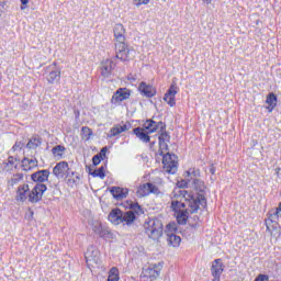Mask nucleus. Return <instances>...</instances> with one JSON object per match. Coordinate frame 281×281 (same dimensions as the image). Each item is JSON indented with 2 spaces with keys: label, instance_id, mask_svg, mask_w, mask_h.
<instances>
[{
  "label": "nucleus",
  "instance_id": "obj_1",
  "mask_svg": "<svg viewBox=\"0 0 281 281\" xmlns=\"http://www.w3.org/2000/svg\"><path fill=\"white\" fill-rule=\"evenodd\" d=\"M144 229L148 238H151V240H159L164 234V224L157 217L150 218L145 222Z\"/></svg>",
  "mask_w": 281,
  "mask_h": 281
},
{
  "label": "nucleus",
  "instance_id": "obj_2",
  "mask_svg": "<svg viewBox=\"0 0 281 281\" xmlns=\"http://www.w3.org/2000/svg\"><path fill=\"white\" fill-rule=\"evenodd\" d=\"M280 218V213L278 210L271 211L269 213L268 220H266L267 232L271 234V236H276L280 234V227L278 226V221Z\"/></svg>",
  "mask_w": 281,
  "mask_h": 281
},
{
  "label": "nucleus",
  "instance_id": "obj_3",
  "mask_svg": "<svg viewBox=\"0 0 281 281\" xmlns=\"http://www.w3.org/2000/svg\"><path fill=\"white\" fill-rule=\"evenodd\" d=\"M45 192H47V186L45 183H36L29 192V202L38 203L43 200V194H45Z\"/></svg>",
  "mask_w": 281,
  "mask_h": 281
},
{
  "label": "nucleus",
  "instance_id": "obj_4",
  "mask_svg": "<svg viewBox=\"0 0 281 281\" xmlns=\"http://www.w3.org/2000/svg\"><path fill=\"white\" fill-rule=\"evenodd\" d=\"M85 259L88 265V267H98L100 265V250L98 248L90 246L88 250L85 254Z\"/></svg>",
  "mask_w": 281,
  "mask_h": 281
},
{
  "label": "nucleus",
  "instance_id": "obj_5",
  "mask_svg": "<svg viewBox=\"0 0 281 281\" xmlns=\"http://www.w3.org/2000/svg\"><path fill=\"white\" fill-rule=\"evenodd\" d=\"M69 170V162L59 161L53 168V175L56 177V179H67L68 177H71V172Z\"/></svg>",
  "mask_w": 281,
  "mask_h": 281
},
{
  "label": "nucleus",
  "instance_id": "obj_6",
  "mask_svg": "<svg viewBox=\"0 0 281 281\" xmlns=\"http://www.w3.org/2000/svg\"><path fill=\"white\" fill-rule=\"evenodd\" d=\"M207 201L205 200V195L199 194L195 199L192 198L191 200L187 201L188 209L186 210H188L189 214H194L199 212L200 205L205 207Z\"/></svg>",
  "mask_w": 281,
  "mask_h": 281
},
{
  "label": "nucleus",
  "instance_id": "obj_7",
  "mask_svg": "<svg viewBox=\"0 0 281 281\" xmlns=\"http://www.w3.org/2000/svg\"><path fill=\"white\" fill-rule=\"evenodd\" d=\"M162 166H164L165 172H168L169 175L177 173L178 166H177V161H175V155L166 154L162 157Z\"/></svg>",
  "mask_w": 281,
  "mask_h": 281
},
{
  "label": "nucleus",
  "instance_id": "obj_8",
  "mask_svg": "<svg viewBox=\"0 0 281 281\" xmlns=\"http://www.w3.org/2000/svg\"><path fill=\"white\" fill-rule=\"evenodd\" d=\"M136 194L139 198L148 196V194H159V188L150 182H146L138 187Z\"/></svg>",
  "mask_w": 281,
  "mask_h": 281
},
{
  "label": "nucleus",
  "instance_id": "obj_9",
  "mask_svg": "<svg viewBox=\"0 0 281 281\" xmlns=\"http://www.w3.org/2000/svg\"><path fill=\"white\" fill-rule=\"evenodd\" d=\"M177 93H179V87H177V82H172L167 92L164 95V101L170 106L177 105Z\"/></svg>",
  "mask_w": 281,
  "mask_h": 281
},
{
  "label": "nucleus",
  "instance_id": "obj_10",
  "mask_svg": "<svg viewBox=\"0 0 281 281\" xmlns=\"http://www.w3.org/2000/svg\"><path fill=\"white\" fill-rule=\"evenodd\" d=\"M131 98V90L126 88H120L112 95L111 102L112 104H120V102H124V100H128Z\"/></svg>",
  "mask_w": 281,
  "mask_h": 281
},
{
  "label": "nucleus",
  "instance_id": "obj_11",
  "mask_svg": "<svg viewBox=\"0 0 281 281\" xmlns=\"http://www.w3.org/2000/svg\"><path fill=\"white\" fill-rule=\"evenodd\" d=\"M160 269L159 266L154 265L147 269H145L140 276V280H150L154 281L155 279L159 278Z\"/></svg>",
  "mask_w": 281,
  "mask_h": 281
},
{
  "label": "nucleus",
  "instance_id": "obj_12",
  "mask_svg": "<svg viewBox=\"0 0 281 281\" xmlns=\"http://www.w3.org/2000/svg\"><path fill=\"white\" fill-rule=\"evenodd\" d=\"M143 128L147 132V133H157V131H160L164 128H166V124L164 122H155L153 120H147L144 124H143Z\"/></svg>",
  "mask_w": 281,
  "mask_h": 281
},
{
  "label": "nucleus",
  "instance_id": "obj_13",
  "mask_svg": "<svg viewBox=\"0 0 281 281\" xmlns=\"http://www.w3.org/2000/svg\"><path fill=\"white\" fill-rule=\"evenodd\" d=\"M29 194L30 184H21L15 192V201H18V203H25V201L29 199Z\"/></svg>",
  "mask_w": 281,
  "mask_h": 281
},
{
  "label": "nucleus",
  "instance_id": "obj_14",
  "mask_svg": "<svg viewBox=\"0 0 281 281\" xmlns=\"http://www.w3.org/2000/svg\"><path fill=\"white\" fill-rule=\"evenodd\" d=\"M224 266L223 261L221 259H215L213 261L212 268H211V273L213 276V281H220L221 276L223 274Z\"/></svg>",
  "mask_w": 281,
  "mask_h": 281
},
{
  "label": "nucleus",
  "instance_id": "obj_15",
  "mask_svg": "<svg viewBox=\"0 0 281 281\" xmlns=\"http://www.w3.org/2000/svg\"><path fill=\"white\" fill-rule=\"evenodd\" d=\"M138 90L142 95H145V98H155V95H157V89H155V87L150 85H147L144 81L139 83Z\"/></svg>",
  "mask_w": 281,
  "mask_h": 281
},
{
  "label": "nucleus",
  "instance_id": "obj_16",
  "mask_svg": "<svg viewBox=\"0 0 281 281\" xmlns=\"http://www.w3.org/2000/svg\"><path fill=\"white\" fill-rule=\"evenodd\" d=\"M114 67L115 66L113 65V60L111 59H105L101 61L100 71H101L102 78H110L111 74H113Z\"/></svg>",
  "mask_w": 281,
  "mask_h": 281
},
{
  "label": "nucleus",
  "instance_id": "obj_17",
  "mask_svg": "<svg viewBox=\"0 0 281 281\" xmlns=\"http://www.w3.org/2000/svg\"><path fill=\"white\" fill-rule=\"evenodd\" d=\"M199 177H201V170L196 168L189 169L187 171L186 181H182L180 188H188V183H190V181H194V179H199Z\"/></svg>",
  "mask_w": 281,
  "mask_h": 281
},
{
  "label": "nucleus",
  "instance_id": "obj_18",
  "mask_svg": "<svg viewBox=\"0 0 281 281\" xmlns=\"http://www.w3.org/2000/svg\"><path fill=\"white\" fill-rule=\"evenodd\" d=\"M32 181L35 183H45L49 180V170L43 169L31 175Z\"/></svg>",
  "mask_w": 281,
  "mask_h": 281
},
{
  "label": "nucleus",
  "instance_id": "obj_19",
  "mask_svg": "<svg viewBox=\"0 0 281 281\" xmlns=\"http://www.w3.org/2000/svg\"><path fill=\"white\" fill-rule=\"evenodd\" d=\"M159 146L161 150H168V142H170V135L166 132V128L159 130Z\"/></svg>",
  "mask_w": 281,
  "mask_h": 281
},
{
  "label": "nucleus",
  "instance_id": "obj_20",
  "mask_svg": "<svg viewBox=\"0 0 281 281\" xmlns=\"http://www.w3.org/2000/svg\"><path fill=\"white\" fill-rule=\"evenodd\" d=\"M114 38H115V42L126 41V29H124L123 24H115V26H114Z\"/></svg>",
  "mask_w": 281,
  "mask_h": 281
},
{
  "label": "nucleus",
  "instance_id": "obj_21",
  "mask_svg": "<svg viewBox=\"0 0 281 281\" xmlns=\"http://www.w3.org/2000/svg\"><path fill=\"white\" fill-rule=\"evenodd\" d=\"M266 104H268V106L266 108L268 110L269 113L273 112V109H276V106H278V97L276 95V93L270 92L267 98H266Z\"/></svg>",
  "mask_w": 281,
  "mask_h": 281
},
{
  "label": "nucleus",
  "instance_id": "obj_22",
  "mask_svg": "<svg viewBox=\"0 0 281 281\" xmlns=\"http://www.w3.org/2000/svg\"><path fill=\"white\" fill-rule=\"evenodd\" d=\"M134 135L140 139V142H144L145 144H148L150 142V133H148L144 127H136L134 128Z\"/></svg>",
  "mask_w": 281,
  "mask_h": 281
},
{
  "label": "nucleus",
  "instance_id": "obj_23",
  "mask_svg": "<svg viewBox=\"0 0 281 281\" xmlns=\"http://www.w3.org/2000/svg\"><path fill=\"white\" fill-rule=\"evenodd\" d=\"M111 194L114 199H126L128 196V189L120 188V187H112L110 190Z\"/></svg>",
  "mask_w": 281,
  "mask_h": 281
},
{
  "label": "nucleus",
  "instance_id": "obj_24",
  "mask_svg": "<svg viewBox=\"0 0 281 281\" xmlns=\"http://www.w3.org/2000/svg\"><path fill=\"white\" fill-rule=\"evenodd\" d=\"M122 210L113 209L109 214V221L113 223V225H120L122 223Z\"/></svg>",
  "mask_w": 281,
  "mask_h": 281
},
{
  "label": "nucleus",
  "instance_id": "obj_25",
  "mask_svg": "<svg viewBox=\"0 0 281 281\" xmlns=\"http://www.w3.org/2000/svg\"><path fill=\"white\" fill-rule=\"evenodd\" d=\"M125 49H128V46L126 45L125 41L115 42L116 58H126V56H122V52H124Z\"/></svg>",
  "mask_w": 281,
  "mask_h": 281
},
{
  "label": "nucleus",
  "instance_id": "obj_26",
  "mask_svg": "<svg viewBox=\"0 0 281 281\" xmlns=\"http://www.w3.org/2000/svg\"><path fill=\"white\" fill-rule=\"evenodd\" d=\"M135 222V212L127 211L122 213L121 223H125V225H131V223Z\"/></svg>",
  "mask_w": 281,
  "mask_h": 281
},
{
  "label": "nucleus",
  "instance_id": "obj_27",
  "mask_svg": "<svg viewBox=\"0 0 281 281\" xmlns=\"http://www.w3.org/2000/svg\"><path fill=\"white\" fill-rule=\"evenodd\" d=\"M176 214L179 225H186V223H188V216H190V212L188 210L180 211Z\"/></svg>",
  "mask_w": 281,
  "mask_h": 281
},
{
  "label": "nucleus",
  "instance_id": "obj_28",
  "mask_svg": "<svg viewBox=\"0 0 281 281\" xmlns=\"http://www.w3.org/2000/svg\"><path fill=\"white\" fill-rule=\"evenodd\" d=\"M125 131H128L127 125H116L110 130V137H117V135H121V133H124Z\"/></svg>",
  "mask_w": 281,
  "mask_h": 281
},
{
  "label": "nucleus",
  "instance_id": "obj_29",
  "mask_svg": "<svg viewBox=\"0 0 281 281\" xmlns=\"http://www.w3.org/2000/svg\"><path fill=\"white\" fill-rule=\"evenodd\" d=\"M60 80V69L53 70L47 76V82L49 85H54V82H58Z\"/></svg>",
  "mask_w": 281,
  "mask_h": 281
},
{
  "label": "nucleus",
  "instance_id": "obj_30",
  "mask_svg": "<svg viewBox=\"0 0 281 281\" xmlns=\"http://www.w3.org/2000/svg\"><path fill=\"white\" fill-rule=\"evenodd\" d=\"M171 207L176 213L183 212V210H186V202H182V200H173L171 202Z\"/></svg>",
  "mask_w": 281,
  "mask_h": 281
},
{
  "label": "nucleus",
  "instance_id": "obj_31",
  "mask_svg": "<svg viewBox=\"0 0 281 281\" xmlns=\"http://www.w3.org/2000/svg\"><path fill=\"white\" fill-rule=\"evenodd\" d=\"M167 243L171 245V247H179V245H181V237L176 234L167 235Z\"/></svg>",
  "mask_w": 281,
  "mask_h": 281
},
{
  "label": "nucleus",
  "instance_id": "obj_32",
  "mask_svg": "<svg viewBox=\"0 0 281 281\" xmlns=\"http://www.w3.org/2000/svg\"><path fill=\"white\" fill-rule=\"evenodd\" d=\"M26 164H29V167L25 168ZM22 166L26 171L32 170V168H36V166H38V161L36 160V158L29 159L27 157H24V159L22 160Z\"/></svg>",
  "mask_w": 281,
  "mask_h": 281
},
{
  "label": "nucleus",
  "instance_id": "obj_33",
  "mask_svg": "<svg viewBox=\"0 0 281 281\" xmlns=\"http://www.w3.org/2000/svg\"><path fill=\"white\" fill-rule=\"evenodd\" d=\"M108 281H120V270L113 267L111 268L108 277Z\"/></svg>",
  "mask_w": 281,
  "mask_h": 281
},
{
  "label": "nucleus",
  "instance_id": "obj_34",
  "mask_svg": "<svg viewBox=\"0 0 281 281\" xmlns=\"http://www.w3.org/2000/svg\"><path fill=\"white\" fill-rule=\"evenodd\" d=\"M20 181H23V173L13 175V177L8 181V186L14 188V186H16V183H19Z\"/></svg>",
  "mask_w": 281,
  "mask_h": 281
},
{
  "label": "nucleus",
  "instance_id": "obj_35",
  "mask_svg": "<svg viewBox=\"0 0 281 281\" xmlns=\"http://www.w3.org/2000/svg\"><path fill=\"white\" fill-rule=\"evenodd\" d=\"M192 186L195 190H199L200 192H203V189L205 188V183L199 178H194L192 180Z\"/></svg>",
  "mask_w": 281,
  "mask_h": 281
},
{
  "label": "nucleus",
  "instance_id": "obj_36",
  "mask_svg": "<svg viewBox=\"0 0 281 281\" xmlns=\"http://www.w3.org/2000/svg\"><path fill=\"white\" fill-rule=\"evenodd\" d=\"M38 146H41V138H36V137L31 138L26 144V148H30V149L38 148Z\"/></svg>",
  "mask_w": 281,
  "mask_h": 281
},
{
  "label": "nucleus",
  "instance_id": "obj_37",
  "mask_svg": "<svg viewBox=\"0 0 281 281\" xmlns=\"http://www.w3.org/2000/svg\"><path fill=\"white\" fill-rule=\"evenodd\" d=\"M177 223L175 222H171L167 225V229H166V234L167 236H170V235H173V234H177Z\"/></svg>",
  "mask_w": 281,
  "mask_h": 281
},
{
  "label": "nucleus",
  "instance_id": "obj_38",
  "mask_svg": "<svg viewBox=\"0 0 281 281\" xmlns=\"http://www.w3.org/2000/svg\"><path fill=\"white\" fill-rule=\"evenodd\" d=\"M52 153L55 157H63V153H65V147L63 145H57L52 149Z\"/></svg>",
  "mask_w": 281,
  "mask_h": 281
},
{
  "label": "nucleus",
  "instance_id": "obj_39",
  "mask_svg": "<svg viewBox=\"0 0 281 281\" xmlns=\"http://www.w3.org/2000/svg\"><path fill=\"white\" fill-rule=\"evenodd\" d=\"M92 177H99V179H104L106 177V173H104V167H100L99 169H95L94 171L90 172Z\"/></svg>",
  "mask_w": 281,
  "mask_h": 281
},
{
  "label": "nucleus",
  "instance_id": "obj_40",
  "mask_svg": "<svg viewBox=\"0 0 281 281\" xmlns=\"http://www.w3.org/2000/svg\"><path fill=\"white\" fill-rule=\"evenodd\" d=\"M133 49L125 48L121 52V56H125L124 58H119V60H131V55L133 54Z\"/></svg>",
  "mask_w": 281,
  "mask_h": 281
},
{
  "label": "nucleus",
  "instance_id": "obj_41",
  "mask_svg": "<svg viewBox=\"0 0 281 281\" xmlns=\"http://www.w3.org/2000/svg\"><path fill=\"white\" fill-rule=\"evenodd\" d=\"M8 11V0H0V19Z\"/></svg>",
  "mask_w": 281,
  "mask_h": 281
},
{
  "label": "nucleus",
  "instance_id": "obj_42",
  "mask_svg": "<svg viewBox=\"0 0 281 281\" xmlns=\"http://www.w3.org/2000/svg\"><path fill=\"white\" fill-rule=\"evenodd\" d=\"M16 164H19V159L10 156L5 162V166H9V168H16Z\"/></svg>",
  "mask_w": 281,
  "mask_h": 281
},
{
  "label": "nucleus",
  "instance_id": "obj_43",
  "mask_svg": "<svg viewBox=\"0 0 281 281\" xmlns=\"http://www.w3.org/2000/svg\"><path fill=\"white\" fill-rule=\"evenodd\" d=\"M133 3L136 5V8H139V5H148L150 0H133Z\"/></svg>",
  "mask_w": 281,
  "mask_h": 281
},
{
  "label": "nucleus",
  "instance_id": "obj_44",
  "mask_svg": "<svg viewBox=\"0 0 281 281\" xmlns=\"http://www.w3.org/2000/svg\"><path fill=\"white\" fill-rule=\"evenodd\" d=\"M102 161V158L100 157V155H94L93 157H92V164H93V166H100V162Z\"/></svg>",
  "mask_w": 281,
  "mask_h": 281
},
{
  "label": "nucleus",
  "instance_id": "obj_45",
  "mask_svg": "<svg viewBox=\"0 0 281 281\" xmlns=\"http://www.w3.org/2000/svg\"><path fill=\"white\" fill-rule=\"evenodd\" d=\"M81 133H83V135H88V137H91V135H93V132L89 127H82Z\"/></svg>",
  "mask_w": 281,
  "mask_h": 281
},
{
  "label": "nucleus",
  "instance_id": "obj_46",
  "mask_svg": "<svg viewBox=\"0 0 281 281\" xmlns=\"http://www.w3.org/2000/svg\"><path fill=\"white\" fill-rule=\"evenodd\" d=\"M93 229H94L95 234H99V236H101V237L104 236L102 234V225L97 224Z\"/></svg>",
  "mask_w": 281,
  "mask_h": 281
},
{
  "label": "nucleus",
  "instance_id": "obj_47",
  "mask_svg": "<svg viewBox=\"0 0 281 281\" xmlns=\"http://www.w3.org/2000/svg\"><path fill=\"white\" fill-rule=\"evenodd\" d=\"M108 150H109L108 147H103V148L100 150V153L97 154V155H100V158H101V159H104V157H106V151H108Z\"/></svg>",
  "mask_w": 281,
  "mask_h": 281
},
{
  "label": "nucleus",
  "instance_id": "obj_48",
  "mask_svg": "<svg viewBox=\"0 0 281 281\" xmlns=\"http://www.w3.org/2000/svg\"><path fill=\"white\" fill-rule=\"evenodd\" d=\"M21 148H23V143L15 142V144L12 147V150H21Z\"/></svg>",
  "mask_w": 281,
  "mask_h": 281
},
{
  "label": "nucleus",
  "instance_id": "obj_49",
  "mask_svg": "<svg viewBox=\"0 0 281 281\" xmlns=\"http://www.w3.org/2000/svg\"><path fill=\"white\" fill-rule=\"evenodd\" d=\"M131 210H133L134 212H136V214L139 213V210H142V206H139V204L135 203L131 205Z\"/></svg>",
  "mask_w": 281,
  "mask_h": 281
},
{
  "label": "nucleus",
  "instance_id": "obj_50",
  "mask_svg": "<svg viewBox=\"0 0 281 281\" xmlns=\"http://www.w3.org/2000/svg\"><path fill=\"white\" fill-rule=\"evenodd\" d=\"M186 194H188V191L186 190H178L175 196H183L186 199Z\"/></svg>",
  "mask_w": 281,
  "mask_h": 281
},
{
  "label": "nucleus",
  "instance_id": "obj_51",
  "mask_svg": "<svg viewBox=\"0 0 281 281\" xmlns=\"http://www.w3.org/2000/svg\"><path fill=\"white\" fill-rule=\"evenodd\" d=\"M210 172H211V175H215L216 173V168L214 166H211Z\"/></svg>",
  "mask_w": 281,
  "mask_h": 281
},
{
  "label": "nucleus",
  "instance_id": "obj_52",
  "mask_svg": "<svg viewBox=\"0 0 281 281\" xmlns=\"http://www.w3.org/2000/svg\"><path fill=\"white\" fill-rule=\"evenodd\" d=\"M22 5H27L30 3V0H21Z\"/></svg>",
  "mask_w": 281,
  "mask_h": 281
},
{
  "label": "nucleus",
  "instance_id": "obj_53",
  "mask_svg": "<svg viewBox=\"0 0 281 281\" xmlns=\"http://www.w3.org/2000/svg\"><path fill=\"white\" fill-rule=\"evenodd\" d=\"M80 181V176H76V179L72 180V183H78Z\"/></svg>",
  "mask_w": 281,
  "mask_h": 281
},
{
  "label": "nucleus",
  "instance_id": "obj_54",
  "mask_svg": "<svg viewBox=\"0 0 281 281\" xmlns=\"http://www.w3.org/2000/svg\"><path fill=\"white\" fill-rule=\"evenodd\" d=\"M203 3H205L206 5H210V3H212V0H202Z\"/></svg>",
  "mask_w": 281,
  "mask_h": 281
},
{
  "label": "nucleus",
  "instance_id": "obj_55",
  "mask_svg": "<svg viewBox=\"0 0 281 281\" xmlns=\"http://www.w3.org/2000/svg\"><path fill=\"white\" fill-rule=\"evenodd\" d=\"M25 8H27V4H22L21 5V10H25Z\"/></svg>",
  "mask_w": 281,
  "mask_h": 281
},
{
  "label": "nucleus",
  "instance_id": "obj_56",
  "mask_svg": "<svg viewBox=\"0 0 281 281\" xmlns=\"http://www.w3.org/2000/svg\"><path fill=\"white\" fill-rule=\"evenodd\" d=\"M277 210H278L279 213L281 212V202H280L279 207Z\"/></svg>",
  "mask_w": 281,
  "mask_h": 281
},
{
  "label": "nucleus",
  "instance_id": "obj_57",
  "mask_svg": "<svg viewBox=\"0 0 281 281\" xmlns=\"http://www.w3.org/2000/svg\"><path fill=\"white\" fill-rule=\"evenodd\" d=\"M23 168H24V170H25V168H30V164H26L25 167H23Z\"/></svg>",
  "mask_w": 281,
  "mask_h": 281
},
{
  "label": "nucleus",
  "instance_id": "obj_58",
  "mask_svg": "<svg viewBox=\"0 0 281 281\" xmlns=\"http://www.w3.org/2000/svg\"><path fill=\"white\" fill-rule=\"evenodd\" d=\"M70 175H71V177H74V175H76V173H75L74 171H71V173H70Z\"/></svg>",
  "mask_w": 281,
  "mask_h": 281
},
{
  "label": "nucleus",
  "instance_id": "obj_59",
  "mask_svg": "<svg viewBox=\"0 0 281 281\" xmlns=\"http://www.w3.org/2000/svg\"><path fill=\"white\" fill-rule=\"evenodd\" d=\"M53 65H54V67H56V63H54Z\"/></svg>",
  "mask_w": 281,
  "mask_h": 281
},
{
  "label": "nucleus",
  "instance_id": "obj_60",
  "mask_svg": "<svg viewBox=\"0 0 281 281\" xmlns=\"http://www.w3.org/2000/svg\"><path fill=\"white\" fill-rule=\"evenodd\" d=\"M132 78H131V76H128V80H131Z\"/></svg>",
  "mask_w": 281,
  "mask_h": 281
},
{
  "label": "nucleus",
  "instance_id": "obj_61",
  "mask_svg": "<svg viewBox=\"0 0 281 281\" xmlns=\"http://www.w3.org/2000/svg\"><path fill=\"white\" fill-rule=\"evenodd\" d=\"M0 81H1V76H0Z\"/></svg>",
  "mask_w": 281,
  "mask_h": 281
}]
</instances>
